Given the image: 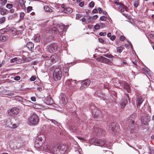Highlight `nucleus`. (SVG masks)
<instances>
[{
    "mask_svg": "<svg viewBox=\"0 0 154 154\" xmlns=\"http://www.w3.org/2000/svg\"><path fill=\"white\" fill-rule=\"evenodd\" d=\"M71 84H72V86H74L76 84V81L75 80H72L71 79Z\"/></svg>",
    "mask_w": 154,
    "mask_h": 154,
    "instance_id": "obj_38",
    "label": "nucleus"
},
{
    "mask_svg": "<svg viewBox=\"0 0 154 154\" xmlns=\"http://www.w3.org/2000/svg\"><path fill=\"white\" fill-rule=\"evenodd\" d=\"M84 4V2H82L79 4V6L81 7H82Z\"/></svg>",
    "mask_w": 154,
    "mask_h": 154,
    "instance_id": "obj_62",
    "label": "nucleus"
},
{
    "mask_svg": "<svg viewBox=\"0 0 154 154\" xmlns=\"http://www.w3.org/2000/svg\"><path fill=\"white\" fill-rule=\"evenodd\" d=\"M90 142L92 143H94L95 145L102 146L105 144L106 142L104 140L101 139H92Z\"/></svg>",
    "mask_w": 154,
    "mask_h": 154,
    "instance_id": "obj_6",
    "label": "nucleus"
},
{
    "mask_svg": "<svg viewBox=\"0 0 154 154\" xmlns=\"http://www.w3.org/2000/svg\"><path fill=\"white\" fill-rule=\"evenodd\" d=\"M114 3L116 5H119L122 4L121 3L119 2V0H116Z\"/></svg>",
    "mask_w": 154,
    "mask_h": 154,
    "instance_id": "obj_54",
    "label": "nucleus"
},
{
    "mask_svg": "<svg viewBox=\"0 0 154 154\" xmlns=\"http://www.w3.org/2000/svg\"><path fill=\"white\" fill-rule=\"evenodd\" d=\"M25 2L24 0H20L19 1L20 5L22 7H25Z\"/></svg>",
    "mask_w": 154,
    "mask_h": 154,
    "instance_id": "obj_30",
    "label": "nucleus"
},
{
    "mask_svg": "<svg viewBox=\"0 0 154 154\" xmlns=\"http://www.w3.org/2000/svg\"><path fill=\"white\" fill-rule=\"evenodd\" d=\"M99 35L101 36H105L106 35V33L105 32H100Z\"/></svg>",
    "mask_w": 154,
    "mask_h": 154,
    "instance_id": "obj_58",
    "label": "nucleus"
},
{
    "mask_svg": "<svg viewBox=\"0 0 154 154\" xmlns=\"http://www.w3.org/2000/svg\"><path fill=\"white\" fill-rule=\"evenodd\" d=\"M62 72L61 70L59 68H56L53 72V76L55 81H58L60 79L62 76Z\"/></svg>",
    "mask_w": 154,
    "mask_h": 154,
    "instance_id": "obj_3",
    "label": "nucleus"
},
{
    "mask_svg": "<svg viewBox=\"0 0 154 154\" xmlns=\"http://www.w3.org/2000/svg\"><path fill=\"white\" fill-rule=\"evenodd\" d=\"M21 121V118L19 117H16L15 118V123L17 125H19Z\"/></svg>",
    "mask_w": 154,
    "mask_h": 154,
    "instance_id": "obj_27",
    "label": "nucleus"
},
{
    "mask_svg": "<svg viewBox=\"0 0 154 154\" xmlns=\"http://www.w3.org/2000/svg\"><path fill=\"white\" fill-rule=\"evenodd\" d=\"M34 46V44L32 42H28L26 45V47L29 50H32Z\"/></svg>",
    "mask_w": 154,
    "mask_h": 154,
    "instance_id": "obj_20",
    "label": "nucleus"
},
{
    "mask_svg": "<svg viewBox=\"0 0 154 154\" xmlns=\"http://www.w3.org/2000/svg\"><path fill=\"white\" fill-rule=\"evenodd\" d=\"M24 14L23 12H21L20 13V17L21 19L23 20L24 18Z\"/></svg>",
    "mask_w": 154,
    "mask_h": 154,
    "instance_id": "obj_43",
    "label": "nucleus"
},
{
    "mask_svg": "<svg viewBox=\"0 0 154 154\" xmlns=\"http://www.w3.org/2000/svg\"><path fill=\"white\" fill-rule=\"evenodd\" d=\"M149 36L151 38L154 39V35L153 34H150Z\"/></svg>",
    "mask_w": 154,
    "mask_h": 154,
    "instance_id": "obj_63",
    "label": "nucleus"
},
{
    "mask_svg": "<svg viewBox=\"0 0 154 154\" xmlns=\"http://www.w3.org/2000/svg\"><path fill=\"white\" fill-rule=\"evenodd\" d=\"M103 56L104 57H108L109 58H112L113 57V56L111 54H103Z\"/></svg>",
    "mask_w": 154,
    "mask_h": 154,
    "instance_id": "obj_35",
    "label": "nucleus"
},
{
    "mask_svg": "<svg viewBox=\"0 0 154 154\" xmlns=\"http://www.w3.org/2000/svg\"><path fill=\"white\" fill-rule=\"evenodd\" d=\"M94 3L93 1L91 2L89 4V6L90 8H92L94 6Z\"/></svg>",
    "mask_w": 154,
    "mask_h": 154,
    "instance_id": "obj_40",
    "label": "nucleus"
},
{
    "mask_svg": "<svg viewBox=\"0 0 154 154\" xmlns=\"http://www.w3.org/2000/svg\"><path fill=\"white\" fill-rule=\"evenodd\" d=\"M100 26L99 25L97 24L96 25H95L94 28V29L96 30L98 29H100Z\"/></svg>",
    "mask_w": 154,
    "mask_h": 154,
    "instance_id": "obj_46",
    "label": "nucleus"
},
{
    "mask_svg": "<svg viewBox=\"0 0 154 154\" xmlns=\"http://www.w3.org/2000/svg\"><path fill=\"white\" fill-rule=\"evenodd\" d=\"M53 154H64L65 152L62 149H61L60 146H58L57 147H54L53 148Z\"/></svg>",
    "mask_w": 154,
    "mask_h": 154,
    "instance_id": "obj_8",
    "label": "nucleus"
},
{
    "mask_svg": "<svg viewBox=\"0 0 154 154\" xmlns=\"http://www.w3.org/2000/svg\"><path fill=\"white\" fill-rule=\"evenodd\" d=\"M6 39V37L4 35H1L0 36V41H4Z\"/></svg>",
    "mask_w": 154,
    "mask_h": 154,
    "instance_id": "obj_42",
    "label": "nucleus"
},
{
    "mask_svg": "<svg viewBox=\"0 0 154 154\" xmlns=\"http://www.w3.org/2000/svg\"><path fill=\"white\" fill-rule=\"evenodd\" d=\"M19 112V109L17 108L14 107L11 108L8 112L10 116H14L17 115Z\"/></svg>",
    "mask_w": 154,
    "mask_h": 154,
    "instance_id": "obj_12",
    "label": "nucleus"
},
{
    "mask_svg": "<svg viewBox=\"0 0 154 154\" xmlns=\"http://www.w3.org/2000/svg\"><path fill=\"white\" fill-rule=\"evenodd\" d=\"M123 45L120 47H117V52L119 53H121L123 50Z\"/></svg>",
    "mask_w": 154,
    "mask_h": 154,
    "instance_id": "obj_33",
    "label": "nucleus"
},
{
    "mask_svg": "<svg viewBox=\"0 0 154 154\" xmlns=\"http://www.w3.org/2000/svg\"><path fill=\"white\" fill-rule=\"evenodd\" d=\"M86 17H87V21L88 22V23L90 22L91 21L93 20L92 18L91 17H90V16H86Z\"/></svg>",
    "mask_w": 154,
    "mask_h": 154,
    "instance_id": "obj_34",
    "label": "nucleus"
},
{
    "mask_svg": "<svg viewBox=\"0 0 154 154\" xmlns=\"http://www.w3.org/2000/svg\"><path fill=\"white\" fill-rule=\"evenodd\" d=\"M123 87L126 90L128 93H129L130 92V87L129 84L125 83Z\"/></svg>",
    "mask_w": 154,
    "mask_h": 154,
    "instance_id": "obj_22",
    "label": "nucleus"
},
{
    "mask_svg": "<svg viewBox=\"0 0 154 154\" xmlns=\"http://www.w3.org/2000/svg\"><path fill=\"white\" fill-rule=\"evenodd\" d=\"M119 5H120L118 7V8L120 10L122 9V8H125V10L126 11H127L128 8L126 6L122 4Z\"/></svg>",
    "mask_w": 154,
    "mask_h": 154,
    "instance_id": "obj_28",
    "label": "nucleus"
},
{
    "mask_svg": "<svg viewBox=\"0 0 154 154\" xmlns=\"http://www.w3.org/2000/svg\"><path fill=\"white\" fill-rule=\"evenodd\" d=\"M44 9L45 11L48 12H51L52 11V10L48 6H46L44 7Z\"/></svg>",
    "mask_w": 154,
    "mask_h": 154,
    "instance_id": "obj_29",
    "label": "nucleus"
},
{
    "mask_svg": "<svg viewBox=\"0 0 154 154\" xmlns=\"http://www.w3.org/2000/svg\"><path fill=\"white\" fill-rule=\"evenodd\" d=\"M36 79V77L35 76H32L30 78V80L31 81H35Z\"/></svg>",
    "mask_w": 154,
    "mask_h": 154,
    "instance_id": "obj_56",
    "label": "nucleus"
},
{
    "mask_svg": "<svg viewBox=\"0 0 154 154\" xmlns=\"http://www.w3.org/2000/svg\"><path fill=\"white\" fill-rule=\"evenodd\" d=\"M60 103L61 105L64 106L66 104L67 100L66 95L61 94L60 96Z\"/></svg>",
    "mask_w": 154,
    "mask_h": 154,
    "instance_id": "obj_10",
    "label": "nucleus"
},
{
    "mask_svg": "<svg viewBox=\"0 0 154 154\" xmlns=\"http://www.w3.org/2000/svg\"><path fill=\"white\" fill-rule=\"evenodd\" d=\"M98 40L99 42L103 44L105 43V41L102 38H99Z\"/></svg>",
    "mask_w": 154,
    "mask_h": 154,
    "instance_id": "obj_52",
    "label": "nucleus"
},
{
    "mask_svg": "<svg viewBox=\"0 0 154 154\" xmlns=\"http://www.w3.org/2000/svg\"><path fill=\"white\" fill-rule=\"evenodd\" d=\"M17 59V58H14L12 59L11 61V63H14V62Z\"/></svg>",
    "mask_w": 154,
    "mask_h": 154,
    "instance_id": "obj_59",
    "label": "nucleus"
},
{
    "mask_svg": "<svg viewBox=\"0 0 154 154\" xmlns=\"http://www.w3.org/2000/svg\"><path fill=\"white\" fill-rule=\"evenodd\" d=\"M70 129H72V131L73 132H75L76 131L75 127L74 126H72L71 127Z\"/></svg>",
    "mask_w": 154,
    "mask_h": 154,
    "instance_id": "obj_49",
    "label": "nucleus"
},
{
    "mask_svg": "<svg viewBox=\"0 0 154 154\" xmlns=\"http://www.w3.org/2000/svg\"><path fill=\"white\" fill-rule=\"evenodd\" d=\"M32 9V7L31 6H29L27 7V11H31Z\"/></svg>",
    "mask_w": 154,
    "mask_h": 154,
    "instance_id": "obj_61",
    "label": "nucleus"
},
{
    "mask_svg": "<svg viewBox=\"0 0 154 154\" xmlns=\"http://www.w3.org/2000/svg\"><path fill=\"white\" fill-rule=\"evenodd\" d=\"M42 147H43L45 151L48 153L53 154V147L49 146V145H48L46 143L43 144Z\"/></svg>",
    "mask_w": 154,
    "mask_h": 154,
    "instance_id": "obj_9",
    "label": "nucleus"
},
{
    "mask_svg": "<svg viewBox=\"0 0 154 154\" xmlns=\"http://www.w3.org/2000/svg\"><path fill=\"white\" fill-rule=\"evenodd\" d=\"M19 125L17 124V123H15L12 125V127L11 128H16Z\"/></svg>",
    "mask_w": 154,
    "mask_h": 154,
    "instance_id": "obj_55",
    "label": "nucleus"
},
{
    "mask_svg": "<svg viewBox=\"0 0 154 154\" xmlns=\"http://www.w3.org/2000/svg\"><path fill=\"white\" fill-rule=\"evenodd\" d=\"M11 121L10 119H8L6 122V126H8L9 125L12 124Z\"/></svg>",
    "mask_w": 154,
    "mask_h": 154,
    "instance_id": "obj_32",
    "label": "nucleus"
},
{
    "mask_svg": "<svg viewBox=\"0 0 154 154\" xmlns=\"http://www.w3.org/2000/svg\"><path fill=\"white\" fill-rule=\"evenodd\" d=\"M125 98L127 97V98L129 100H130V98L128 94H126L125 95ZM128 103V100L127 98L126 99H123L121 102V104L122 107H124Z\"/></svg>",
    "mask_w": 154,
    "mask_h": 154,
    "instance_id": "obj_13",
    "label": "nucleus"
},
{
    "mask_svg": "<svg viewBox=\"0 0 154 154\" xmlns=\"http://www.w3.org/2000/svg\"><path fill=\"white\" fill-rule=\"evenodd\" d=\"M5 20V17H2L0 19V22L1 23H4Z\"/></svg>",
    "mask_w": 154,
    "mask_h": 154,
    "instance_id": "obj_50",
    "label": "nucleus"
},
{
    "mask_svg": "<svg viewBox=\"0 0 154 154\" xmlns=\"http://www.w3.org/2000/svg\"><path fill=\"white\" fill-rule=\"evenodd\" d=\"M17 16L16 14H14L10 15L8 17V19L9 20H12L14 17H15Z\"/></svg>",
    "mask_w": 154,
    "mask_h": 154,
    "instance_id": "obj_39",
    "label": "nucleus"
},
{
    "mask_svg": "<svg viewBox=\"0 0 154 154\" xmlns=\"http://www.w3.org/2000/svg\"><path fill=\"white\" fill-rule=\"evenodd\" d=\"M72 9L71 8H66L63 11L64 12L68 14L71 13L72 12Z\"/></svg>",
    "mask_w": 154,
    "mask_h": 154,
    "instance_id": "obj_21",
    "label": "nucleus"
},
{
    "mask_svg": "<svg viewBox=\"0 0 154 154\" xmlns=\"http://www.w3.org/2000/svg\"><path fill=\"white\" fill-rule=\"evenodd\" d=\"M110 129L113 132L112 134H116L115 132L118 131L119 130V125L116 122H113L110 124L109 130Z\"/></svg>",
    "mask_w": 154,
    "mask_h": 154,
    "instance_id": "obj_2",
    "label": "nucleus"
},
{
    "mask_svg": "<svg viewBox=\"0 0 154 154\" xmlns=\"http://www.w3.org/2000/svg\"><path fill=\"white\" fill-rule=\"evenodd\" d=\"M90 81L89 79L83 80L81 82V86L80 87V89L83 90L84 88H87L90 85Z\"/></svg>",
    "mask_w": 154,
    "mask_h": 154,
    "instance_id": "obj_7",
    "label": "nucleus"
},
{
    "mask_svg": "<svg viewBox=\"0 0 154 154\" xmlns=\"http://www.w3.org/2000/svg\"><path fill=\"white\" fill-rule=\"evenodd\" d=\"M54 56H52L51 57V60H50V59H49V60H47L46 61H45V64H46L47 63H48V62L49 61H50V62H51V61H52V62H53V60H54Z\"/></svg>",
    "mask_w": 154,
    "mask_h": 154,
    "instance_id": "obj_37",
    "label": "nucleus"
},
{
    "mask_svg": "<svg viewBox=\"0 0 154 154\" xmlns=\"http://www.w3.org/2000/svg\"><path fill=\"white\" fill-rule=\"evenodd\" d=\"M143 100L142 98L139 97L137 98V108H140V105L142 103Z\"/></svg>",
    "mask_w": 154,
    "mask_h": 154,
    "instance_id": "obj_16",
    "label": "nucleus"
},
{
    "mask_svg": "<svg viewBox=\"0 0 154 154\" xmlns=\"http://www.w3.org/2000/svg\"><path fill=\"white\" fill-rule=\"evenodd\" d=\"M100 20L102 21H106V17L105 16H102L100 18Z\"/></svg>",
    "mask_w": 154,
    "mask_h": 154,
    "instance_id": "obj_47",
    "label": "nucleus"
},
{
    "mask_svg": "<svg viewBox=\"0 0 154 154\" xmlns=\"http://www.w3.org/2000/svg\"><path fill=\"white\" fill-rule=\"evenodd\" d=\"M13 5L11 4H7L6 5V7L8 9H11L12 8Z\"/></svg>",
    "mask_w": 154,
    "mask_h": 154,
    "instance_id": "obj_45",
    "label": "nucleus"
},
{
    "mask_svg": "<svg viewBox=\"0 0 154 154\" xmlns=\"http://www.w3.org/2000/svg\"><path fill=\"white\" fill-rule=\"evenodd\" d=\"M118 84H120L121 85L123 86L124 84H125V82L124 81H122L121 80H119L118 81Z\"/></svg>",
    "mask_w": 154,
    "mask_h": 154,
    "instance_id": "obj_44",
    "label": "nucleus"
},
{
    "mask_svg": "<svg viewBox=\"0 0 154 154\" xmlns=\"http://www.w3.org/2000/svg\"><path fill=\"white\" fill-rule=\"evenodd\" d=\"M20 76H16L14 78V80H16V81H18V80H20Z\"/></svg>",
    "mask_w": 154,
    "mask_h": 154,
    "instance_id": "obj_53",
    "label": "nucleus"
},
{
    "mask_svg": "<svg viewBox=\"0 0 154 154\" xmlns=\"http://www.w3.org/2000/svg\"><path fill=\"white\" fill-rule=\"evenodd\" d=\"M125 37L123 36H121L119 38L120 40L122 41H123L125 39Z\"/></svg>",
    "mask_w": 154,
    "mask_h": 154,
    "instance_id": "obj_60",
    "label": "nucleus"
},
{
    "mask_svg": "<svg viewBox=\"0 0 154 154\" xmlns=\"http://www.w3.org/2000/svg\"><path fill=\"white\" fill-rule=\"evenodd\" d=\"M71 79L67 80L66 82V85H68V87H72V84H71Z\"/></svg>",
    "mask_w": 154,
    "mask_h": 154,
    "instance_id": "obj_31",
    "label": "nucleus"
},
{
    "mask_svg": "<svg viewBox=\"0 0 154 154\" xmlns=\"http://www.w3.org/2000/svg\"><path fill=\"white\" fill-rule=\"evenodd\" d=\"M93 113L94 117L95 119L98 120V119L102 118L103 114L101 111L95 109L93 111Z\"/></svg>",
    "mask_w": 154,
    "mask_h": 154,
    "instance_id": "obj_5",
    "label": "nucleus"
},
{
    "mask_svg": "<svg viewBox=\"0 0 154 154\" xmlns=\"http://www.w3.org/2000/svg\"><path fill=\"white\" fill-rule=\"evenodd\" d=\"M94 131L96 133H97V134H103V132L104 130L102 128H98L96 127L94 128Z\"/></svg>",
    "mask_w": 154,
    "mask_h": 154,
    "instance_id": "obj_19",
    "label": "nucleus"
},
{
    "mask_svg": "<svg viewBox=\"0 0 154 154\" xmlns=\"http://www.w3.org/2000/svg\"><path fill=\"white\" fill-rule=\"evenodd\" d=\"M139 5V2L138 1H137L136 2H134V7L137 8V7Z\"/></svg>",
    "mask_w": 154,
    "mask_h": 154,
    "instance_id": "obj_48",
    "label": "nucleus"
},
{
    "mask_svg": "<svg viewBox=\"0 0 154 154\" xmlns=\"http://www.w3.org/2000/svg\"><path fill=\"white\" fill-rule=\"evenodd\" d=\"M0 12L1 14L4 15L7 14L8 13V11L6 9H3V7L0 6Z\"/></svg>",
    "mask_w": 154,
    "mask_h": 154,
    "instance_id": "obj_17",
    "label": "nucleus"
},
{
    "mask_svg": "<svg viewBox=\"0 0 154 154\" xmlns=\"http://www.w3.org/2000/svg\"><path fill=\"white\" fill-rule=\"evenodd\" d=\"M43 144L42 142H39L38 141H35V146L37 148L42 147Z\"/></svg>",
    "mask_w": 154,
    "mask_h": 154,
    "instance_id": "obj_23",
    "label": "nucleus"
},
{
    "mask_svg": "<svg viewBox=\"0 0 154 154\" xmlns=\"http://www.w3.org/2000/svg\"><path fill=\"white\" fill-rule=\"evenodd\" d=\"M136 114H133L131 115L129 117L128 122L129 123L133 124L134 123V119L136 118Z\"/></svg>",
    "mask_w": 154,
    "mask_h": 154,
    "instance_id": "obj_14",
    "label": "nucleus"
},
{
    "mask_svg": "<svg viewBox=\"0 0 154 154\" xmlns=\"http://www.w3.org/2000/svg\"><path fill=\"white\" fill-rule=\"evenodd\" d=\"M29 122L32 125H36L39 122V118L38 116L35 113L31 114V117L29 119Z\"/></svg>",
    "mask_w": 154,
    "mask_h": 154,
    "instance_id": "obj_4",
    "label": "nucleus"
},
{
    "mask_svg": "<svg viewBox=\"0 0 154 154\" xmlns=\"http://www.w3.org/2000/svg\"><path fill=\"white\" fill-rule=\"evenodd\" d=\"M116 38V36L115 35H113L110 37V39L112 41H113Z\"/></svg>",
    "mask_w": 154,
    "mask_h": 154,
    "instance_id": "obj_57",
    "label": "nucleus"
},
{
    "mask_svg": "<svg viewBox=\"0 0 154 154\" xmlns=\"http://www.w3.org/2000/svg\"><path fill=\"white\" fill-rule=\"evenodd\" d=\"M82 16V15L80 14H77L76 15V19L77 20L79 19Z\"/></svg>",
    "mask_w": 154,
    "mask_h": 154,
    "instance_id": "obj_51",
    "label": "nucleus"
},
{
    "mask_svg": "<svg viewBox=\"0 0 154 154\" xmlns=\"http://www.w3.org/2000/svg\"><path fill=\"white\" fill-rule=\"evenodd\" d=\"M51 127L47 125H44L42 127V128L45 131H50Z\"/></svg>",
    "mask_w": 154,
    "mask_h": 154,
    "instance_id": "obj_26",
    "label": "nucleus"
},
{
    "mask_svg": "<svg viewBox=\"0 0 154 154\" xmlns=\"http://www.w3.org/2000/svg\"><path fill=\"white\" fill-rule=\"evenodd\" d=\"M45 103L47 104L50 105L54 103V101L51 97H48L45 100Z\"/></svg>",
    "mask_w": 154,
    "mask_h": 154,
    "instance_id": "obj_18",
    "label": "nucleus"
},
{
    "mask_svg": "<svg viewBox=\"0 0 154 154\" xmlns=\"http://www.w3.org/2000/svg\"><path fill=\"white\" fill-rule=\"evenodd\" d=\"M50 120L52 123H53L55 125H57V126H58L59 127V128L60 129H61V128H62V126L60 125V123H58V122H57L54 120L50 119Z\"/></svg>",
    "mask_w": 154,
    "mask_h": 154,
    "instance_id": "obj_24",
    "label": "nucleus"
},
{
    "mask_svg": "<svg viewBox=\"0 0 154 154\" xmlns=\"http://www.w3.org/2000/svg\"><path fill=\"white\" fill-rule=\"evenodd\" d=\"M103 57V56H100L99 57L97 58L96 60L99 62H102Z\"/></svg>",
    "mask_w": 154,
    "mask_h": 154,
    "instance_id": "obj_36",
    "label": "nucleus"
},
{
    "mask_svg": "<svg viewBox=\"0 0 154 154\" xmlns=\"http://www.w3.org/2000/svg\"><path fill=\"white\" fill-rule=\"evenodd\" d=\"M105 154H112V152L109 151H106L105 152Z\"/></svg>",
    "mask_w": 154,
    "mask_h": 154,
    "instance_id": "obj_64",
    "label": "nucleus"
},
{
    "mask_svg": "<svg viewBox=\"0 0 154 154\" xmlns=\"http://www.w3.org/2000/svg\"><path fill=\"white\" fill-rule=\"evenodd\" d=\"M41 135H38L36 139V141H38L39 142H42V144L44 142V140H43Z\"/></svg>",
    "mask_w": 154,
    "mask_h": 154,
    "instance_id": "obj_25",
    "label": "nucleus"
},
{
    "mask_svg": "<svg viewBox=\"0 0 154 154\" xmlns=\"http://www.w3.org/2000/svg\"><path fill=\"white\" fill-rule=\"evenodd\" d=\"M58 46L57 44L54 43L51 44L49 46L48 50L51 53L57 51V50Z\"/></svg>",
    "mask_w": 154,
    "mask_h": 154,
    "instance_id": "obj_11",
    "label": "nucleus"
},
{
    "mask_svg": "<svg viewBox=\"0 0 154 154\" xmlns=\"http://www.w3.org/2000/svg\"><path fill=\"white\" fill-rule=\"evenodd\" d=\"M66 31V27L64 25L62 24H58L57 25L56 27L51 29V31L52 32V33L56 34H57L58 32L60 35H62L63 31Z\"/></svg>",
    "mask_w": 154,
    "mask_h": 154,
    "instance_id": "obj_1",
    "label": "nucleus"
},
{
    "mask_svg": "<svg viewBox=\"0 0 154 154\" xmlns=\"http://www.w3.org/2000/svg\"><path fill=\"white\" fill-rule=\"evenodd\" d=\"M102 63H106L109 65H112L113 64L112 63L111 61L110 60L105 58L104 57L103 58V60Z\"/></svg>",
    "mask_w": 154,
    "mask_h": 154,
    "instance_id": "obj_15",
    "label": "nucleus"
},
{
    "mask_svg": "<svg viewBox=\"0 0 154 154\" xmlns=\"http://www.w3.org/2000/svg\"><path fill=\"white\" fill-rule=\"evenodd\" d=\"M150 119L149 117L147 116L145 117L143 120L145 121L146 122H148L150 121Z\"/></svg>",
    "mask_w": 154,
    "mask_h": 154,
    "instance_id": "obj_41",
    "label": "nucleus"
}]
</instances>
